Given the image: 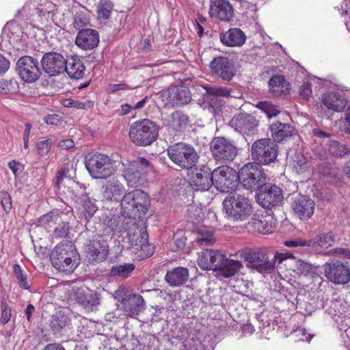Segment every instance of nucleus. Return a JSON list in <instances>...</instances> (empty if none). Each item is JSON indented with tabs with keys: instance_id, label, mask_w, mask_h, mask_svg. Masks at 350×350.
I'll list each match as a JSON object with an SVG mask.
<instances>
[{
	"instance_id": "obj_1",
	"label": "nucleus",
	"mask_w": 350,
	"mask_h": 350,
	"mask_svg": "<svg viewBox=\"0 0 350 350\" xmlns=\"http://www.w3.org/2000/svg\"><path fill=\"white\" fill-rule=\"evenodd\" d=\"M124 185L116 178L107 181L103 187V197L107 201L118 202L121 198V213L125 217H141L148 211L150 199L148 194L140 190L135 189L124 194Z\"/></svg>"
},
{
	"instance_id": "obj_2",
	"label": "nucleus",
	"mask_w": 350,
	"mask_h": 350,
	"mask_svg": "<svg viewBox=\"0 0 350 350\" xmlns=\"http://www.w3.org/2000/svg\"><path fill=\"white\" fill-rule=\"evenodd\" d=\"M50 260L59 271L72 273L79 263V256L75 245L70 241L61 242L52 250Z\"/></svg>"
},
{
	"instance_id": "obj_3",
	"label": "nucleus",
	"mask_w": 350,
	"mask_h": 350,
	"mask_svg": "<svg viewBox=\"0 0 350 350\" xmlns=\"http://www.w3.org/2000/svg\"><path fill=\"white\" fill-rule=\"evenodd\" d=\"M159 135V126L152 120L144 118L133 122L129 129V137L136 146L151 145Z\"/></svg>"
},
{
	"instance_id": "obj_4",
	"label": "nucleus",
	"mask_w": 350,
	"mask_h": 350,
	"mask_svg": "<svg viewBox=\"0 0 350 350\" xmlns=\"http://www.w3.org/2000/svg\"><path fill=\"white\" fill-rule=\"evenodd\" d=\"M243 258L247 262L246 267L252 271L263 275L274 272L275 259L271 258L268 252L263 248L248 249L243 252Z\"/></svg>"
},
{
	"instance_id": "obj_5",
	"label": "nucleus",
	"mask_w": 350,
	"mask_h": 350,
	"mask_svg": "<svg viewBox=\"0 0 350 350\" xmlns=\"http://www.w3.org/2000/svg\"><path fill=\"white\" fill-rule=\"evenodd\" d=\"M126 228V237L128 239L130 245L133 252L137 254L139 259H144L152 256L155 250V247L148 243V233L142 228H139L138 224L131 221V224H127Z\"/></svg>"
},
{
	"instance_id": "obj_6",
	"label": "nucleus",
	"mask_w": 350,
	"mask_h": 350,
	"mask_svg": "<svg viewBox=\"0 0 350 350\" xmlns=\"http://www.w3.org/2000/svg\"><path fill=\"white\" fill-rule=\"evenodd\" d=\"M223 206L226 217L233 221H245L252 213L249 198L237 193L228 196L223 201Z\"/></svg>"
},
{
	"instance_id": "obj_7",
	"label": "nucleus",
	"mask_w": 350,
	"mask_h": 350,
	"mask_svg": "<svg viewBox=\"0 0 350 350\" xmlns=\"http://www.w3.org/2000/svg\"><path fill=\"white\" fill-rule=\"evenodd\" d=\"M170 159L183 169H191L196 166L199 156L195 148L189 144L177 143L167 149Z\"/></svg>"
},
{
	"instance_id": "obj_8",
	"label": "nucleus",
	"mask_w": 350,
	"mask_h": 350,
	"mask_svg": "<svg viewBox=\"0 0 350 350\" xmlns=\"http://www.w3.org/2000/svg\"><path fill=\"white\" fill-rule=\"evenodd\" d=\"M238 179L244 189L258 191L265 184L267 176L260 165L248 163L239 170Z\"/></svg>"
},
{
	"instance_id": "obj_9",
	"label": "nucleus",
	"mask_w": 350,
	"mask_h": 350,
	"mask_svg": "<svg viewBox=\"0 0 350 350\" xmlns=\"http://www.w3.org/2000/svg\"><path fill=\"white\" fill-rule=\"evenodd\" d=\"M87 170L94 178L105 179L115 171V161L101 153L90 154L85 163Z\"/></svg>"
},
{
	"instance_id": "obj_10",
	"label": "nucleus",
	"mask_w": 350,
	"mask_h": 350,
	"mask_svg": "<svg viewBox=\"0 0 350 350\" xmlns=\"http://www.w3.org/2000/svg\"><path fill=\"white\" fill-rule=\"evenodd\" d=\"M123 171V176L127 185L132 187H138L143 185L146 174L153 170L149 161L144 157H139L126 165Z\"/></svg>"
},
{
	"instance_id": "obj_11",
	"label": "nucleus",
	"mask_w": 350,
	"mask_h": 350,
	"mask_svg": "<svg viewBox=\"0 0 350 350\" xmlns=\"http://www.w3.org/2000/svg\"><path fill=\"white\" fill-rule=\"evenodd\" d=\"M278 145L272 139L263 138L256 141L252 146V159L258 165H267L276 160Z\"/></svg>"
},
{
	"instance_id": "obj_12",
	"label": "nucleus",
	"mask_w": 350,
	"mask_h": 350,
	"mask_svg": "<svg viewBox=\"0 0 350 350\" xmlns=\"http://www.w3.org/2000/svg\"><path fill=\"white\" fill-rule=\"evenodd\" d=\"M213 185L221 193L234 190L237 185L238 173L233 168L224 165L212 171Z\"/></svg>"
},
{
	"instance_id": "obj_13",
	"label": "nucleus",
	"mask_w": 350,
	"mask_h": 350,
	"mask_svg": "<svg viewBox=\"0 0 350 350\" xmlns=\"http://www.w3.org/2000/svg\"><path fill=\"white\" fill-rule=\"evenodd\" d=\"M212 155L218 163L224 164L232 161L237 155V148L234 143L224 137H215L210 146Z\"/></svg>"
},
{
	"instance_id": "obj_14",
	"label": "nucleus",
	"mask_w": 350,
	"mask_h": 350,
	"mask_svg": "<svg viewBox=\"0 0 350 350\" xmlns=\"http://www.w3.org/2000/svg\"><path fill=\"white\" fill-rule=\"evenodd\" d=\"M86 257L90 262L104 261L109 254V245L106 240L99 234H94L84 244Z\"/></svg>"
},
{
	"instance_id": "obj_15",
	"label": "nucleus",
	"mask_w": 350,
	"mask_h": 350,
	"mask_svg": "<svg viewBox=\"0 0 350 350\" xmlns=\"http://www.w3.org/2000/svg\"><path fill=\"white\" fill-rule=\"evenodd\" d=\"M326 278L336 284H346L350 280V268L348 262L332 260L323 265Z\"/></svg>"
},
{
	"instance_id": "obj_16",
	"label": "nucleus",
	"mask_w": 350,
	"mask_h": 350,
	"mask_svg": "<svg viewBox=\"0 0 350 350\" xmlns=\"http://www.w3.org/2000/svg\"><path fill=\"white\" fill-rule=\"evenodd\" d=\"M16 70L21 79L26 83H33L41 75L38 61L29 55L23 56L18 59Z\"/></svg>"
},
{
	"instance_id": "obj_17",
	"label": "nucleus",
	"mask_w": 350,
	"mask_h": 350,
	"mask_svg": "<svg viewBox=\"0 0 350 350\" xmlns=\"http://www.w3.org/2000/svg\"><path fill=\"white\" fill-rule=\"evenodd\" d=\"M282 191L275 185L265 184L256 193V200L265 208L279 206L283 201Z\"/></svg>"
},
{
	"instance_id": "obj_18",
	"label": "nucleus",
	"mask_w": 350,
	"mask_h": 350,
	"mask_svg": "<svg viewBox=\"0 0 350 350\" xmlns=\"http://www.w3.org/2000/svg\"><path fill=\"white\" fill-rule=\"evenodd\" d=\"M210 68L214 75L226 81H231L237 72L232 59L226 56L214 57L210 63Z\"/></svg>"
},
{
	"instance_id": "obj_19",
	"label": "nucleus",
	"mask_w": 350,
	"mask_h": 350,
	"mask_svg": "<svg viewBox=\"0 0 350 350\" xmlns=\"http://www.w3.org/2000/svg\"><path fill=\"white\" fill-rule=\"evenodd\" d=\"M41 64L44 71L51 77L62 74L66 70V59L56 52L45 53L42 56Z\"/></svg>"
},
{
	"instance_id": "obj_20",
	"label": "nucleus",
	"mask_w": 350,
	"mask_h": 350,
	"mask_svg": "<svg viewBox=\"0 0 350 350\" xmlns=\"http://www.w3.org/2000/svg\"><path fill=\"white\" fill-rule=\"evenodd\" d=\"M76 164L72 162H68L64 164L57 172L55 181V187L57 190L66 193L65 189L73 187L75 182L72 178L75 176Z\"/></svg>"
},
{
	"instance_id": "obj_21",
	"label": "nucleus",
	"mask_w": 350,
	"mask_h": 350,
	"mask_svg": "<svg viewBox=\"0 0 350 350\" xmlns=\"http://www.w3.org/2000/svg\"><path fill=\"white\" fill-rule=\"evenodd\" d=\"M209 15L220 21L230 22L234 17V9L228 0H210Z\"/></svg>"
},
{
	"instance_id": "obj_22",
	"label": "nucleus",
	"mask_w": 350,
	"mask_h": 350,
	"mask_svg": "<svg viewBox=\"0 0 350 350\" xmlns=\"http://www.w3.org/2000/svg\"><path fill=\"white\" fill-rule=\"evenodd\" d=\"M189 183L196 191H208L213 185L212 171L207 165H202L191 176Z\"/></svg>"
},
{
	"instance_id": "obj_23",
	"label": "nucleus",
	"mask_w": 350,
	"mask_h": 350,
	"mask_svg": "<svg viewBox=\"0 0 350 350\" xmlns=\"http://www.w3.org/2000/svg\"><path fill=\"white\" fill-rule=\"evenodd\" d=\"M224 254L217 250H206L199 256L198 265L204 270L217 271L222 265Z\"/></svg>"
},
{
	"instance_id": "obj_24",
	"label": "nucleus",
	"mask_w": 350,
	"mask_h": 350,
	"mask_svg": "<svg viewBox=\"0 0 350 350\" xmlns=\"http://www.w3.org/2000/svg\"><path fill=\"white\" fill-rule=\"evenodd\" d=\"M230 124L241 133L250 135L256 129L258 122L252 115L240 113L233 117Z\"/></svg>"
},
{
	"instance_id": "obj_25",
	"label": "nucleus",
	"mask_w": 350,
	"mask_h": 350,
	"mask_svg": "<svg viewBox=\"0 0 350 350\" xmlns=\"http://www.w3.org/2000/svg\"><path fill=\"white\" fill-rule=\"evenodd\" d=\"M292 208L298 217L301 219H307L314 213V202L309 197L297 196L294 198Z\"/></svg>"
},
{
	"instance_id": "obj_26",
	"label": "nucleus",
	"mask_w": 350,
	"mask_h": 350,
	"mask_svg": "<svg viewBox=\"0 0 350 350\" xmlns=\"http://www.w3.org/2000/svg\"><path fill=\"white\" fill-rule=\"evenodd\" d=\"M99 41V35L97 31L85 28L79 31L75 43L83 50H92L98 45Z\"/></svg>"
},
{
	"instance_id": "obj_27",
	"label": "nucleus",
	"mask_w": 350,
	"mask_h": 350,
	"mask_svg": "<svg viewBox=\"0 0 350 350\" xmlns=\"http://www.w3.org/2000/svg\"><path fill=\"white\" fill-rule=\"evenodd\" d=\"M221 42L229 47H240L246 42L245 33L239 28H230L219 34Z\"/></svg>"
},
{
	"instance_id": "obj_28",
	"label": "nucleus",
	"mask_w": 350,
	"mask_h": 350,
	"mask_svg": "<svg viewBox=\"0 0 350 350\" xmlns=\"http://www.w3.org/2000/svg\"><path fill=\"white\" fill-rule=\"evenodd\" d=\"M270 131L274 142L286 141L297 135V131L291 124L280 122L272 123Z\"/></svg>"
},
{
	"instance_id": "obj_29",
	"label": "nucleus",
	"mask_w": 350,
	"mask_h": 350,
	"mask_svg": "<svg viewBox=\"0 0 350 350\" xmlns=\"http://www.w3.org/2000/svg\"><path fill=\"white\" fill-rule=\"evenodd\" d=\"M71 327L70 317L62 310L57 312L51 318L50 327L54 335L61 336L66 334Z\"/></svg>"
},
{
	"instance_id": "obj_30",
	"label": "nucleus",
	"mask_w": 350,
	"mask_h": 350,
	"mask_svg": "<svg viewBox=\"0 0 350 350\" xmlns=\"http://www.w3.org/2000/svg\"><path fill=\"white\" fill-rule=\"evenodd\" d=\"M206 93L212 96L208 100L211 110L217 114L220 111V107L223 105V101L218 96L228 97L230 95V90L226 88L211 86L205 88Z\"/></svg>"
},
{
	"instance_id": "obj_31",
	"label": "nucleus",
	"mask_w": 350,
	"mask_h": 350,
	"mask_svg": "<svg viewBox=\"0 0 350 350\" xmlns=\"http://www.w3.org/2000/svg\"><path fill=\"white\" fill-rule=\"evenodd\" d=\"M167 99L172 105H184L191 101V94L185 86H172L168 89Z\"/></svg>"
},
{
	"instance_id": "obj_32",
	"label": "nucleus",
	"mask_w": 350,
	"mask_h": 350,
	"mask_svg": "<svg viewBox=\"0 0 350 350\" xmlns=\"http://www.w3.org/2000/svg\"><path fill=\"white\" fill-rule=\"evenodd\" d=\"M322 101L326 107L336 112L344 111L347 106L344 94L339 92H326L323 95Z\"/></svg>"
},
{
	"instance_id": "obj_33",
	"label": "nucleus",
	"mask_w": 350,
	"mask_h": 350,
	"mask_svg": "<svg viewBox=\"0 0 350 350\" xmlns=\"http://www.w3.org/2000/svg\"><path fill=\"white\" fill-rule=\"evenodd\" d=\"M144 305L143 297L139 294L133 293L129 295L127 300L122 305V310L126 316L135 317L144 309Z\"/></svg>"
},
{
	"instance_id": "obj_34",
	"label": "nucleus",
	"mask_w": 350,
	"mask_h": 350,
	"mask_svg": "<svg viewBox=\"0 0 350 350\" xmlns=\"http://www.w3.org/2000/svg\"><path fill=\"white\" fill-rule=\"evenodd\" d=\"M94 201V199L90 198L85 193H82L76 198V202L78 204L77 208L86 223L89 221L98 210Z\"/></svg>"
},
{
	"instance_id": "obj_35",
	"label": "nucleus",
	"mask_w": 350,
	"mask_h": 350,
	"mask_svg": "<svg viewBox=\"0 0 350 350\" xmlns=\"http://www.w3.org/2000/svg\"><path fill=\"white\" fill-rule=\"evenodd\" d=\"M76 300L85 309L92 310L93 308L99 304L98 294L88 288H79L76 293Z\"/></svg>"
},
{
	"instance_id": "obj_36",
	"label": "nucleus",
	"mask_w": 350,
	"mask_h": 350,
	"mask_svg": "<svg viewBox=\"0 0 350 350\" xmlns=\"http://www.w3.org/2000/svg\"><path fill=\"white\" fill-rule=\"evenodd\" d=\"M189 277V271L187 268L178 267L172 271H167L165 280L171 286H179L185 284Z\"/></svg>"
},
{
	"instance_id": "obj_37",
	"label": "nucleus",
	"mask_w": 350,
	"mask_h": 350,
	"mask_svg": "<svg viewBox=\"0 0 350 350\" xmlns=\"http://www.w3.org/2000/svg\"><path fill=\"white\" fill-rule=\"evenodd\" d=\"M85 67L83 62L78 57H71L66 59V70L68 76L71 79H79L85 75Z\"/></svg>"
},
{
	"instance_id": "obj_38",
	"label": "nucleus",
	"mask_w": 350,
	"mask_h": 350,
	"mask_svg": "<svg viewBox=\"0 0 350 350\" xmlns=\"http://www.w3.org/2000/svg\"><path fill=\"white\" fill-rule=\"evenodd\" d=\"M189 124V117L180 111H176L170 114L167 126L175 131L185 130Z\"/></svg>"
},
{
	"instance_id": "obj_39",
	"label": "nucleus",
	"mask_w": 350,
	"mask_h": 350,
	"mask_svg": "<svg viewBox=\"0 0 350 350\" xmlns=\"http://www.w3.org/2000/svg\"><path fill=\"white\" fill-rule=\"evenodd\" d=\"M222 261L221 267L217 270L219 271V275L221 278H231L243 268V265L240 261L228 258L225 255Z\"/></svg>"
},
{
	"instance_id": "obj_40",
	"label": "nucleus",
	"mask_w": 350,
	"mask_h": 350,
	"mask_svg": "<svg viewBox=\"0 0 350 350\" xmlns=\"http://www.w3.org/2000/svg\"><path fill=\"white\" fill-rule=\"evenodd\" d=\"M270 92L275 96L286 94L288 90V83L282 75H274L269 81Z\"/></svg>"
},
{
	"instance_id": "obj_41",
	"label": "nucleus",
	"mask_w": 350,
	"mask_h": 350,
	"mask_svg": "<svg viewBox=\"0 0 350 350\" xmlns=\"http://www.w3.org/2000/svg\"><path fill=\"white\" fill-rule=\"evenodd\" d=\"M104 223L114 234L125 232L126 228H128L127 224H131L128 221H126L125 219L122 221L120 217L115 215L111 217H107L104 220Z\"/></svg>"
},
{
	"instance_id": "obj_42",
	"label": "nucleus",
	"mask_w": 350,
	"mask_h": 350,
	"mask_svg": "<svg viewBox=\"0 0 350 350\" xmlns=\"http://www.w3.org/2000/svg\"><path fill=\"white\" fill-rule=\"evenodd\" d=\"M335 242V237L332 232L323 233L314 237L308 241V247H320L321 248H328Z\"/></svg>"
},
{
	"instance_id": "obj_43",
	"label": "nucleus",
	"mask_w": 350,
	"mask_h": 350,
	"mask_svg": "<svg viewBox=\"0 0 350 350\" xmlns=\"http://www.w3.org/2000/svg\"><path fill=\"white\" fill-rule=\"evenodd\" d=\"M133 263H123L111 267L109 274L111 276H118L122 278H129L135 270Z\"/></svg>"
},
{
	"instance_id": "obj_44",
	"label": "nucleus",
	"mask_w": 350,
	"mask_h": 350,
	"mask_svg": "<svg viewBox=\"0 0 350 350\" xmlns=\"http://www.w3.org/2000/svg\"><path fill=\"white\" fill-rule=\"evenodd\" d=\"M59 221H61L59 215L55 212H51L40 217L38 220V224L50 232Z\"/></svg>"
},
{
	"instance_id": "obj_45",
	"label": "nucleus",
	"mask_w": 350,
	"mask_h": 350,
	"mask_svg": "<svg viewBox=\"0 0 350 350\" xmlns=\"http://www.w3.org/2000/svg\"><path fill=\"white\" fill-rule=\"evenodd\" d=\"M113 9V3L111 0H100L96 8L98 18L108 20Z\"/></svg>"
},
{
	"instance_id": "obj_46",
	"label": "nucleus",
	"mask_w": 350,
	"mask_h": 350,
	"mask_svg": "<svg viewBox=\"0 0 350 350\" xmlns=\"http://www.w3.org/2000/svg\"><path fill=\"white\" fill-rule=\"evenodd\" d=\"M327 150L332 155L339 157L350 153V149L348 147L335 140L329 141Z\"/></svg>"
},
{
	"instance_id": "obj_47",
	"label": "nucleus",
	"mask_w": 350,
	"mask_h": 350,
	"mask_svg": "<svg viewBox=\"0 0 350 350\" xmlns=\"http://www.w3.org/2000/svg\"><path fill=\"white\" fill-rule=\"evenodd\" d=\"M215 241L213 235V231L210 229L201 228L199 230V237L196 239V242L201 246H209Z\"/></svg>"
},
{
	"instance_id": "obj_48",
	"label": "nucleus",
	"mask_w": 350,
	"mask_h": 350,
	"mask_svg": "<svg viewBox=\"0 0 350 350\" xmlns=\"http://www.w3.org/2000/svg\"><path fill=\"white\" fill-rule=\"evenodd\" d=\"M295 268L297 273L304 276L314 275L316 274V269L317 267L314 265L306 262L301 259H297L295 261Z\"/></svg>"
},
{
	"instance_id": "obj_49",
	"label": "nucleus",
	"mask_w": 350,
	"mask_h": 350,
	"mask_svg": "<svg viewBox=\"0 0 350 350\" xmlns=\"http://www.w3.org/2000/svg\"><path fill=\"white\" fill-rule=\"evenodd\" d=\"M345 306L343 304L340 299H335L330 301L329 308L327 309V312L334 319L338 321V318L340 317L345 312Z\"/></svg>"
},
{
	"instance_id": "obj_50",
	"label": "nucleus",
	"mask_w": 350,
	"mask_h": 350,
	"mask_svg": "<svg viewBox=\"0 0 350 350\" xmlns=\"http://www.w3.org/2000/svg\"><path fill=\"white\" fill-rule=\"evenodd\" d=\"M256 107L265 112L269 118L276 116L280 112L278 106L268 101L259 102Z\"/></svg>"
},
{
	"instance_id": "obj_51",
	"label": "nucleus",
	"mask_w": 350,
	"mask_h": 350,
	"mask_svg": "<svg viewBox=\"0 0 350 350\" xmlns=\"http://www.w3.org/2000/svg\"><path fill=\"white\" fill-rule=\"evenodd\" d=\"M13 271L20 286L25 290H29L31 284L27 281V275L22 270L21 266L18 264H15L13 266Z\"/></svg>"
},
{
	"instance_id": "obj_52",
	"label": "nucleus",
	"mask_w": 350,
	"mask_h": 350,
	"mask_svg": "<svg viewBox=\"0 0 350 350\" xmlns=\"http://www.w3.org/2000/svg\"><path fill=\"white\" fill-rule=\"evenodd\" d=\"M53 229L55 238H63L67 237L68 234L69 225L68 222L59 221Z\"/></svg>"
},
{
	"instance_id": "obj_53",
	"label": "nucleus",
	"mask_w": 350,
	"mask_h": 350,
	"mask_svg": "<svg viewBox=\"0 0 350 350\" xmlns=\"http://www.w3.org/2000/svg\"><path fill=\"white\" fill-rule=\"evenodd\" d=\"M73 26L76 29H80L89 24V19L83 12H77L73 21Z\"/></svg>"
},
{
	"instance_id": "obj_54",
	"label": "nucleus",
	"mask_w": 350,
	"mask_h": 350,
	"mask_svg": "<svg viewBox=\"0 0 350 350\" xmlns=\"http://www.w3.org/2000/svg\"><path fill=\"white\" fill-rule=\"evenodd\" d=\"M1 316L0 323L3 325L8 323L11 319V308L8 306L5 299L1 301Z\"/></svg>"
},
{
	"instance_id": "obj_55",
	"label": "nucleus",
	"mask_w": 350,
	"mask_h": 350,
	"mask_svg": "<svg viewBox=\"0 0 350 350\" xmlns=\"http://www.w3.org/2000/svg\"><path fill=\"white\" fill-rule=\"evenodd\" d=\"M133 293L129 292V288H127L125 286H120L116 291H114L113 297L118 301L121 302L122 304L123 305L125 303L126 300H127L129 295H131Z\"/></svg>"
},
{
	"instance_id": "obj_56",
	"label": "nucleus",
	"mask_w": 350,
	"mask_h": 350,
	"mask_svg": "<svg viewBox=\"0 0 350 350\" xmlns=\"http://www.w3.org/2000/svg\"><path fill=\"white\" fill-rule=\"evenodd\" d=\"M0 202L5 211L9 213L11 211L12 208L11 197L7 191H0Z\"/></svg>"
},
{
	"instance_id": "obj_57",
	"label": "nucleus",
	"mask_w": 350,
	"mask_h": 350,
	"mask_svg": "<svg viewBox=\"0 0 350 350\" xmlns=\"http://www.w3.org/2000/svg\"><path fill=\"white\" fill-rule=\"evenodd\" d=\"M255 226L260 233L267 234L271 232L272 225L265 219L258 220L255 222Z\"/></svg>"
},
{
	"instance_id": "obj_58",
	"label": "nucleus",
	"mask_w": 350,
	"mask_h": 350,
	"mask_svg": "<svg viewBox=\"0 0 350 350\" xmlns=\"http://www.w3.org/2000/svg\"><path fill=\"white\" fill-rule=\"evenodd\" d=\"M94 102L90 99L76 100L75 108L77 109L88 110L92 109Z\"/></svg>"
},
{
	"instance_id": "obj_59",
	"label": "nucleus",
	"mask_w": 350,
	"mask_h": 350,
	"mask_svg": "<svg viewBox=\"0 0 350 350\" xmlns=\"http://www.w3.org/2000/svg\"><path fill=\"white\" fill-rule=\"evenodd\" d=\"M295 252H297L296 250L286 252H275L273 258V259H275V263L277 262H278V263H282L284 260L295 258Z\"/></svg>"
},
{
	"instance_id": "obj_60",
	"label": "nucleus",
	"mask_w": 350,
	"mask_h": 350,
	"mask_svg": "<svg viewBox=\"0 0 350 350\" xmlns=\"http://www.w3.org/2000/svg\"><path fill=\"white\" fill-rule=\"evenodd\" d=\"M51 142L49 139L43 140L38 143L37 149L40 156L46 155L51 149Z\"/></svg>"
},
{
	"instance_id": "obj_61",
	"label": "nucleus",
	"mask_w": 350,
	"mask_h": 350,
	"mask_svg": "<svg viewBox=\"0 0 350 350\" xmlns=\"http://www.w3.org/2000/svg\"><path fill=\"white\" fill-rule=\"evenodd\" d=\"M294 161L296 163L294 167L297 172H303L307 169L308 166L306 159L304 156H298Z\"/></svg>"
},
{
	"instance_id": "obj_62",
	"label": "nucleus",
	"mask_w": 350,
	"mask_h": 350,
	"mask_svg": "<svg viewBox=\"0 0 350 350\" xmlns=\"http://www.w3.org/2000/svg\"><path fill=\"white\" fill-rule=\"evenodd\" d=\"M285 246L288 247L296 248L299 247L308 246V241L297 239L295 240H288L284 242Z\"/></svg>"
},
{
	"instance_id": "obj_63",
	"label": "nucleus",
	"mask_w": 350,
	"mask_h": 350,
	"mask_svg": "<svg viewBox=\"0 0 350 350\" xmlns=\"http://www.w3.org/2000/svg\"><path fill=\"white\" fill-rule=\"evenodd\" d=\"M299 94L304 98L308 99L312 94L310 83L304 82L299 88Z\"/></svg>"
},
{
	"instance_id": "obj_64",
	"label": "nucleus",
	"mask_w": 350,
	"mask_h": 350,
	"mask_svg": "<svg viewBox=\"0 0 350 350\" xmlns=\"http://www.w3.org/2000/svg\"><path fill=\"white\" fill-rule=\"evenodd\" d=\"M10 62L0 53V75L5 74L10 68Z\"/></svg>"
}]
</instances>
